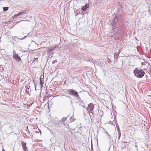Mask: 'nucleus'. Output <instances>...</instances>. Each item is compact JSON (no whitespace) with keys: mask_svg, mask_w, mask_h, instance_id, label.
Returning a JSON list of instances; mask_svg holds the SVG:
<instances>
[{"mask_svg":"<svg viewBox=\"0 0 151 151\" xmlns=\"http://www.w3.org/2000/svg\"><path fill=\"white\" fill-rule=\"evenodd\" d=\"M117 19L116 18H114L112 20V25L113 27L112 30L114 32V33L118 36H119L121 33V28L119 26V22L117 21Z\"/></svg>","mask_w":151,"mask_h":151,"instance_id":"1","label":"nucleus"},{"mask_svg":"<svg viewBox=\"0 0 151 151\" xmlns=\"http://www.w3.org/2000/svg\"><path fill=\"white\" fill-rule=\"evenodd\" d=\"M134 75L138 78H142L144 76L145 72L142 69L139 68H136L133 71Z\"/></svg>","mask_w":151,"mask_h":151,"instance_id":"2","label":"nucleus"},{"mask_svg":"<svg viewBox=\"0 0 151 151\" xmlns=\"http://www.w3.org/2000/svg\"><path fill=\"white\" fill-rule=\"evenodd\" d=\"M69 94L76 98L78 100H81V99L78 94V92L73 89H69L68 90Z\"/></svg>","mask_w":151,"mask_h":151,"instance_id":"3","label":"nucleus"},{"mask_svg":"<svg viewBox=\"0 0 151 151\" xmlns=\"http://www.w3.org/2000/svg\"><path fill=\"white\" fill-rule=\"evenodd\" d=\"M94 108V106L92 103H90L88 106V107L87 108V113H88L89 114L90 112L91 111V113L93 114V109Z\"/></svg>","mask_w":151,"mask_h":151,"instance_id":"4","label":"nucleus"},{"mask_svg":"<svg viewBox=\"0 0 151 151\" xmlns=\"http://www.w3.org/2000/svg\"><path fill=\"white\" fill-rule=\"evenodd\" d=\"M13 58L17 62L22 63V60L21 59L19 55L17 53H15L14 55H13Z\"/></svg>","mask_w":151,"mask_h":151,"instance_id":"5","label":"nucleus"},{"mask_svg":"<svg viewBox=\"0 0 151 151\" xmlns=\"http://www.w3.org/2000/svg\"><path fill=\"white\" fill-rule=\"evenodd\" d=\"M21 145L23 150L24 151H29V150L28 149V147L27 146V143L25 142L22 141L21 143Z\"/></svg>","mask_w":151,"mask_h":151,"instance_id":"6","label":"nucleus"},{"mask_svg":"<svg viewBox=\"0 0 151 151\" xmlns=\"http://www.w3.org/2000/svg\"><path fill=\"white\" fill-rule=\"evenodd\" d=\"M67 118L68 117H64L62 119V121L60 122L58 124V125L59 127H61L62 126H63L64 125V121L67 119Z\"/></svg>","mask_w":151,"mask_h":151,"instance_id":"7","label":"nucleus"},{"mask_svg":"<svg viewBox=\"0 0 151 151\" xmlns=\"http://www.w3.org/2000/svg\"><path fill=\"white\" fill-rule=\"evenodd\" d=\"M120 51L119 49H116L115 50L114 57L115 58L117 57L119 55Z\"/></svg>","mask_w":151,"mask_h":151,"instance_id":"8","label":"nucleus"},{"mask_svg":"<svg viewBox=\"0 0 151 151\" xmlns=\"http://www.w3.org/2000/svg\"><path fill=\"white\" fill-rule=\"evenodd\" d=\"M56 48V47H54L52 48L51 47H48L47 49L48 52H51L54 51Z\"/></svg>","mask_w":151,"mask_h":151,"instance_id":"9","label":"nucleus"},{"mask_svg":"<svg viewBox=\"0 0 151 151\" xmlns=\"http://www.w3.org/2000/svg\"><path fill=\"white\" fill-rule=\"evenodd\" d=\"M89 4H86L85 5L83 6L82 7V9L83 11H85L86 9L88 8L89 7Z\"/></svg>","mask_w":151,"mask_h":151,"instance_id":"10","label":"nucleus"},{"mask_svg":"<svg viewBox=\"0 0 151 151\" xmlns=\"http://www.w3.org/2000/svg\"><path fill=\"white\" fill-rule=\"evenodd\" d=\"M43 78L42 79L41 78H40V84L41 86H43Z\"/></svg>","mask_w":151,"mask_h":151,"instance_id":"11","label":"nucleus"},{"mask_svg":"<svg viewBox=\"0 0 151 151\" xmlns=\"http://www.w3.org/2000/svg\"><path fill=\"white\" fill-rule=\"evenodd\" d=\"M9 9V7H3V10L4 11L6 12Z\"/></svg>","mask_w":151,"mask_h":151,"instance_id":"12","label":"nucleus"},{"mask_svg":"<svg viewBox=\"0 0 151 151\" xmlns=\"http://www.w3.org/2000/svg\"><path fill=\"white\" fill-rule=\"evenodd\" d=\"M26 10H22L21 11V12H22V15H24V14H27V13H26Z\"/></svg>","mask_w":151,"mask_h":151,"instance_id":"13","label":"nucleus"},{"mask_svg":"<svg viewBox=\"0 0 151 151\" xmlns=\"http://www.w3.org/2000/svg\"><path fill=\"white\" fill-rule=\"evenodd\" d=\"M38 58H34L32 61V63H33L35 61H37Z\"/></svg>","mask_w":151,"mask_h":151,"instance_id":"14","label":"nucleus"},{"mask_svg":"<svg viewBox=\"0 0 151 151\" xmlns=\"http://www.w3.org/2000/svg\"><path fill=\"white\" fill-rule=\"evenodd\" d=\"M20 16V14H19V13L18 14H15V15H14V17H18V16Z\"/></svg>","mask_w":151,"mask_h":151,"instance_id":"15","label":"nucleus"},{"mask_svg":"<svg viewBox=\"0 0 151 151\" xmlns=\"http://www.w3.org/2000/svg\"><path fill=\"white\" fill-rule=\"evenodd\" d=\"M26 89L27 88L29 89V88H30V86H29V85H28V86H26Z\"/></svg>","mask_w":151,"mask_h":151,"instance_id":"16","label":"nucleus"},{"mask_svg":"<svg viewBox=\"0 0 151 151\" xmlns=\"http://www.w3.org/2000/svg\"><path fill=\"white\" fill-rule=\"evenodd\" d=\"M106 134H107L109 136V138L110 139H111V137L110 136V135H109V134L108 132H107Z\"/></svg>","mask_w":151,"mask_h":151,"instance_id":"17","label":"nucleus"},{"mask_svg":"<svg viewBox=\"0 0 151 151\" xmlns=\"http://www.w3.org/2000/svg\"><path fill=\"white\" fill-rule=\"evenodd\" d=\"M1 52H2L3 53H4V52H5V50H4L1 49Z\"/></svg>","mask_w":151,"mask_h":151,"instance_id":"18","label":"nucleus"},{"mask_svg":"<svg viewBox=\"0 0 151 151\" xmlns=\"http://www.w3.org/2000/svg\"><path fill=\"white\" fill-rule=\"evenodd\" d=\"M119 135L118 138H119V139L121 135L120 132H119Z\"/></svg>","mask_w":151,"mask_h":151,"instance_id":"19","label":"nucleus"},{"mask_svg":"<svg viewBox=\"0 0 151 151\" xmlns=\"http://www.w3.org/2000/svg\"><path fill=\"white\" fill-rule=\"evenodd\" d=\"M15 53H16L15 51L14 50V51H13V55H14V54Z\"/></svg>","mask_w":151,"mask_h":151,"instance_id":"20","label":"nucleus"},{"mask_svg":"<svg viewBox=\"0 0 151 151\" xmlns=\"http://www.w3.org/2000/svg\"><path fill=\"white\" fill-rule=\"evenodd\" d=\"M108 62H111V60H110V59H108Z\"/></svg>","mask_w":151,"mask_h":151,"instance_id":"21","label":"nucleus"},{"mask_svg":"<svg viewBox=\"0 0 151 151\" xmlns=\"http://www.w3.org/2000/svg\"><path fill=\"white\" fill-rule=\"evenodd\" d=\"M19 14H20V15H22V12H21H21H19Z\"/></svg>","mask_w":151,"mask_h":151,"instance_id":"22","label":"nucleus"},{"mask_svg":"<svg viewBox=\"0 0 151 151\" xmlns=\"http://www.w3.org/2000/svg\"><path fill=\"white\" fill-rule=\"evenodd\" d=\"M32 104V103L31 104H29V106H31Z\"/></svg>","mask_w":151,"mask_h":151,"instance_id":"23","label":"nucleus"},{"mask_svg":"<svg viewBox=\"0 0 151 151\" xmlns=\"http://www.w3.org/2000/svg\"><path fill=\"white\" fill-rule=\"evenodd\" d=\"M13 17V18H15L16 17H14V16H13V17Z\"/></svg>","mask_w":151,"mask_h":151,"instance_id":"24","label":"nucleus"},{"mask_svg":"<svg viewBox=\"0 0 151 151\" xmlns=\"http://www.w3.org/2000/svg\"><path fill=\"white\" fill-rule=\"evenodd\" d=\"M26 37V36H25L24 38H23L22 39H24Z\"/></svg>","mask_w":151,"mask_h":151,"instance_id":"25","label":"nucleus"},{"mask_svg":"<svg viewBox=\"0 0 151 151\" xmlns=\"http://www.w3.org/2000/svg\"><path fill=\"white\" fill-rule=\"evenodd\" d=\"M52 63H55V61H53Z\"/></svg>","mask_w":151,"mask_h":151,"instance_id":"26","label":"nucleus"},{"mask_svg":"<svg viewBox=\"0 0 151 151\" xmlns=\"http://www.w3.org/2000/svg\"><path fill=\"white\" fill-rule=\"evenodd\" d=\"M39 132H40V133H41V131L40 130H39Z\"/></svg>","mask_w":151,"mask_h":151,"instance_id":"27","label":"nucleus"},{"mask_svg":"<svg viewBox=\"0 0 151 151\" xmlns=\"http://www.w3.org/2000/svg\"><path fill=\"white\" fill-rule=\"evenodd\" d=\"M63 96H65V95H63Z\"/></svg>","mask_w":151,"mask_h":151,"instance_id":"28","label":"nucleus"}]
</instances>
